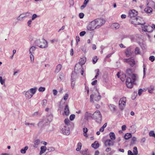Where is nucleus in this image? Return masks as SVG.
<instances>
[{
  "label": "nucleus",
  "instance_id": "1",
  "mask_svg": "<svg viewBox=\"0 0 155 155\" xmlns=\"http://www.w3.org/2000/svg\"><path fill=\"white\" fill-rule=\"evenodd\" d=\"M131 76V79L129 77H127L126 81V84L128 88H131L133 87L135 82L138 79L137 75L135 74H133Z\"/></svg>",
  "mask_w": 155,
  "mask_h": 155
},
{
  "label": "nucleus",
  "instance_id": "2",
  "mask_svg": "<svg viewBox=\"0 0 155 155\" xmlns=\"http://www.w3.org/2000/svg\"><path fill=\"white\" fill-rule=\"evenodd\" d=\"M34 43L36 46L42 48H46L48 47L47 41L44 38H43L41 40L40 39L36 40Z\"/></svg>",
  "mask_w": 155,
  "mask_h": 155
},
{
  "label": "nucleus",
  "instance_id": "3",
  "mask_svg": "<svg viewBox=\"0 0 155 155\" xmlns=\"http://www.w3.org/2000/svg\"><path fill=\"white\" fill-rule=\"evenodd\" d=\"M93 119H95L97 122L100 123L102 120V116L100 111L97 110L93 114Z\"/></svg>",
  "mask_w": 155,
  "mask_h": 155
},
{
  "label": "nucleus",
  "instance_id": "4",
  "mask_svg": "<svg viewBox=\"0 0 155 155\" xmlns=\"http://www.w3.org/2000/svg\"><path fill=\"white\" fill-rule=\"evenodd\" d=\"M126 98L125 97H123L120 99L119 101V108L121 110H122L124 109L126 105Z\"/></svg>",
  "mask_w": 155,
  "mask_h": 155
},
{
  "label": "nucleus",
  "instance_id": "5",
  "mask_svg": "<svg viewBox=\"0 0 155 155\" xmlns=\"http://www.w3.org/2000/svg\"><path fill=\"white\" fill-rule=\"evenodd\" d=\"M61 132L64 134L68 135L70 134L69 128L66 125H61Z\"/></svg>",
  "mask_w": 155,
  "mask_h": 155
},
{
  "label": "nucleus",
  "instance_id": "6",
  "mask_svg": "<svg viewBox=\"0 0 155 155\" xmlns=\"http://www.w3.org/2000/svg\"><path fill=\"white\" fill-rule=\"evenodd\" d=\"M143 31L145 32H151L153 31V28L152 27V25L151 26L149 25H144L141 26Z\"/></svg>",
  "mask_w": 155,
  "mask_h": 155
},
{
  "label": "nucleus",
  "instance_id": "7",
  "mask_svg": "<svg viewBox=\"0 0 155 155\" xmlns=\"http://www.w3.org/2000/svg\"><path fill=\"white\" fill-rule=\"evenodd\" d=\"M94 20L96 22L95 24L97 28L100 27L105 23V21L103 19L98 18Z\"/></svg>",
  "mask_w": 155,
  "mask_h": 155
},
{
  "label": "nucleus",
  "instance_id": "8",
  "mask_svg": "<svg viewBox=\"0 0 155 155\" xmlns=\"http://www.w3.org/2000/svg\"><path fill=\"white\" fill-rule=\"evenodd\" d=\"M125 53L126 56L129 57L134 54V49L132 47H129L126 49Z\"/></svg>",
  "mask_w": 155,
  "mask_h": 155
},
{
  "label": "nucleus",
  "instance_id": "9",
  "mask_svg": "<svg viewBox=\"0 0 155 155\" xmlns=\"http://www.w3.org/2000/svg\"><path fill=\"white\" fill-rule=\"evenodd\" d=\"M95 23L94 20L91 22L87 27V29L88 30L91 31L97 28Z\"/></svg>",
  "mask_w": 155,
  "mask_h": 155
},
{
  "label": "nucleus",
  "instance_id": "10",
  "mask_svg": "<svg viewBox=\"0 0 155 155\" xmlns=\"http://www.w3.org/2000/svg\"><path fill=\"white\" fill-rule=\"evenodd\" d=\"M137 14L138 12L134 9L130 10L128 12V16L130 18L134 17Z\"/></svg>",
  "mask_w": 155,
  "mask_h": 155
},
{
  "label": "nucleus",
  "instance_id": "11",
  "mask_svg": "<svg viewBox=\"0 0 155 155\" xmlns=\"http://www.w3.org/2000/svg\"><path fill=\"white\" fill-rule=\"evenodd\" d=\"M135 20H136L137 22V24H135L134 23V22L132 21H131V23L134 25H141L142 26L143 25L145 24V22H144L143 23H141L140 21H141V20H142V18L140 17H137L135 18V19H134Z\"/></svg>",
  "mask_w": 155,
  "mask_h": 155
},
{
  "label": "nucleus",
  "instance_id": "12",
  "mask_svg": "<svg viewBox=\"0 0 155 155\" xmlns=\"http://www.w3.org/2000/svg\"><path fill=\"white\" fill-rule=\"evenodd\" d=\"M84 119L88 120L91 119H93V114H91L88 113V112H86L84 114Z\"/></svg>",
  "mask_w": 155,
  "mask_h": 155
},
{
  "label": "nucleus",
  "instance_id": "13",
  "mask_svg": "<svg viewBox=\"0 0 155 155\" xmlns=\"http://www.w3.org/2000/svg\"><path fill=\"white\" fill-rule=\"evenodd\" d=\"M126 61L128 62V63L131 67H133L135 64V62L134 61V58L133 57L127 59Z\"/></svg>",
  "mask_w": 155,
  "mask_h": 155
},
{
  "label": "nucleus",
  "instance_id": "14",
  "mask_svg": "<svg viewBox=\"0 0 155 155\" xmlns=\"http://www.w3.org/2000/svg\"><path fill=\"white\" fill-rule=\"evenodd\" d=\"M48 122L46 121V120H43L40 121L38 124V127L41 128L46 125V124Z\"/></svg>",
  "mask_w": 155,
  "mask_h": 155
},
{
  "label": "nucleus",
  "instance_id": "15",
  "mask_svg": "<svg viewBox=\"0 0 155 155\" xmlns=\"http://www.w3.org/2000/svg\"><path fill=\"white\" fill-rule=\"evenodd\" d=\"M86 58H81L80 59L79 61V64H76L75 68H76L77 67V66H78V65H79L80 67H82V66L85 64V63L86 62Z\"/></svg>",
  "mask_w": 155,
  "mask_h": 155
},
{
  "label": "nucleus",
  "instance_id": "16",
  "mask_svg": "<svg viewBox=\"0 0 155 155\" xmlns=\"http://www.w3.org/2000/svg\"><path fill=\"white\" fill-rule=\"evenodd\" d=\"M92 95H93L94 99L96 101H98L101 99V95L99 94V93L98 91H97V92L96 93L92 94Z\"/></svg>",
  "mask_w": 155,
  "mask_h": 155
},
{
  "label": "nucleus",
  "instance_id": "17",
  "mask_svg": "<svg viewBox=\"0 0 155 155\" xmlns=\"http://www.w3.org/2000/svg\"><path fill=\"white\" fill-rule=\"evenodd\" d=\"M109 107L111 111L113 113L115 112L117 110L116 106L113 104H110Z\"/></svg>",
  "mask_w": 155,
  "mask_h": 155
},
{
  "label": "nucleus",
  "instance_id": "18",
  "mask_svg": "<svg viewBox=\"0 0 155 155\" xmlns=\"http://www.w3.org/2000/svg\"><path fill=\"white\" fill-rule=\"evenodd\" d=\"M75 75L73 73L71 75V86L72 89H73L74 87V84L75 83Z\"/></svg>",
  "mask_w": 155,
  "mask_h": 155
},
{
  "label": "nucleus",
  "instance_id": "19",
  "mask_svg": "<svg viewBox=\"0 0 155 155\" xmlns=\"http://www.w3.org/2000/svg\"><path fill=\"white\" fill-rule=\"evenodd\" d=\"M62 67V65L61 64H59L57 66L54 72L56 73L59 72L61 70Z\"/></svg>",
  "mask_w": 155,
  "mask_h": 155
},
{
  "label": "nucleus",
  "instance_id": "20",
  "mask_svg": "<svg viewBox=\"0 0 155 155\" xmlns=\"http://www.w3.org/2000/svg\"><path fill=\"white\" fill-rule=\"evenodd\" d=\"M25 96L27 98L29 99L33 96V95L29 91H28L26 92Z\"/></svg>",
  "mask_w": 155,
  "mask_h": 155
},
{
  "label": "nucleus",
  "instance_id": "21",
  "mask_svg": "<svg viewBox=\"0 0 155 155\" xmlns=\"http://www.w3.org/2000/svg\"><path fill=\"white\" fill-rule=\"evenodd\" d=\"M99 146V144L98 142L97 141H95L94 143L91 145L92 147L95 149H97L98 148Z\"/></svg>",
  "mask_w": 155,
  "mask_h": 155
},
{
  "label": "nucleus",
  "instance_id": "22",
  "mask_svg": "<svg viewBox=\"0 0 155 155\" xmlns=\"http://www.w3.org/2000/svg\"><path fill=\"white\" fill-rule=\"evenodd\" d=\"M126 72L127 75L129 76H131L133 74L132 70L130 68H128L127 69Z\"/></svg>",
  "mask_w": 155,
  "mask_h": 155
},
{
  "label": "nucleus",
  "instance_id": "23",
  "mask_svg": "<svg viewBox=\"0 0 155 155\" xmlns=\"http://www.w3.org/2000/svg\"><path fill=\"white\" fill-rule=\"evenodd\" d=\"M111 26L113 28H114L115 30H117L120 27V25L118 23H114L111 25Z\"/></svg>",
  "mask_w": 155,
  "mask_h": 155
},
{
  "label": "nucleus",
  "instance_id": "24",
  "mask_svg": "<svg viewBox=\"0 0 155 155\" xmlns=\"http://www.w3.org/2000/svg\"><path fill=\"white\" fill-rule=\"evenodd\" d=\"M64 113L66 115H68L69 114V108L68 105H66L64 108Z\"/></svg>",
  "mask_w": 155,
  "mask_h": 155
},
{
  "label": "nucleus",
  "instance_id": "25",
  "mask_svg": "<svg viewBox=\"0 0 155 155\" xmlns=\"http://www.w3.org/2000/svg\"><path fill=\"white\" fill-rule=\"evenodd\" d=\"M46 147L45 146H41V150L40 151L39 154L41 155L46 150Z\"/></svg>",
  "mask_w": 155,
  "mask_h": 155
},
{
  "label": "nucleus",
  "instance_id": "26",
  "mask_svg": "<svg viewBox=\"0 0 155 155\" xmlns=\"http://www.w3.org/2000/svg\"><path fill=\"white\" fill-rule=\"evenodd\" d=\"M37 89V87H34L33 88H31L28 91L33 95L35 93Z\"/></svg>",
  "mask_w": 155,
  "mask_h": 155
},
{
  "label": "nucleus",
  "instance_id": "27",
  "mask_svg": "<svg viewBox=\"0 0 155 155\" xmlns=\"http://www.w3.org/2000/svg\"><path fill=\"white\" fill-rule=\"evenodd\" d=\"M87 149H85L84 150L81 151L80 152L83 155H90L89 153L87 152Z\"/></svg>",
  "mask_w": 155,
  "mask_h": 155
},
{
  "label": "nucleus",
  "instance_id": "28",
  "mask_svg": "<svg viewBox=\"0 0 155 155\" xmlns=\"http://www.w3.org/2000/svg\"><path fill=\"white\" fill-rule=\"evenodd\" d=\"M144 11L146 12L147 13H150L152 12V9L150 7H148L145 8Z\"/></svg>",
  "mask_w": 155,
  "mask_h": 155
},
{
  "label": "nucleus",
  "instance_id": "29",
  "mask_svg": "<svg viewBox=\"0 0 155 155\" xmlns=\"http://www.w3.org/2000/svg\"><path fill=\"white\" fill-rule=\"evenodd\" d=\"M40 141L39 139H37L35 140L34 143V147L35 148H37L40 143Z\"/></svg>",
  "mask_w": 155,
  "mask_h": 155
},
{
  "label": "nucleus",
  "instance_id": "30",
  "mask_svg": "<svg viewBox=\"0 0 155 155\" xmlns=\"http://www.w3.org/2000/svg\"><path fill=\"white\" fill-rule=\"evenodd\" d=\"M114 140H110V139L107 140V143L109 146H113L114 144Z\"/></svg>",
  "mask_w": 155,
  "mask_h": 155
},
{
  "label": "nucleus",
  "instance_id": "31",
  "mask_svg": "<svg viewBox=\"0 0 155 155\" xmlns=\"http://www.w3.org/2000/svg\"><path fill=\"white\" fill-rule=\"evenodd\" d=\"M109 136L111 140H114L115 139V134L114 132H111L109 134Z\"/></svg>",
  "mask_w": 155,
  "mask_h": 155
},
{
  "label": "nucleus",
  "instance_id": "32",
  "mask_svg": "<svg viewBox=\"0 0 155 155\" xmlns=\"http://www.w3.org/2000/svg\"><path fill=\"white\" fill-rule=\"evenodd\" d=\"M134 52L136 55L140 54V51L139 48L138 47H136L135 49Z\"/></svg>",
  "mask_w": 155,
  "mask_h": 155
},
{
  "label": "nucleus",
  "instance_id": "33",
  "mask_svg": "<svg viewBox=\"0 0 155 155\" xmlns=\"http://www.w3.org/2000/svg\"><path fill=\"white\" fill-rule=\"evenodd\" d=\"M36 47L35 46H32L29 49V53L33 54L34 51L35 50Z\"/></svg>",
  "mask_w": 155,
  "mask_h": 155
},
{
  "label": "nucleus",
  "instance_id": "34",
  "mask_svg": "<svg viewBox=\"0 0 155 155\" xmlns=\"http://www.w3.org/2000/svg\"><path fill=\"white\" fill-rule=\"evenodd\" d=\"M132 135L131 133H127L125 134L124 138L126 140H128L131 137Z\"/></svg>",
  "mask_w": 155,
  "mask_h": 155
},
{
  "label": "nucleus",
  "instance_id": "35",
  "mask_svg": "<svg viewBox=\"0 0 155 155\" xmlns=\"http://www.w3.org/2000/svg\"><path fill=\"white\" fill-rule=\"evenodd\" d=\"M82 146V143L80 142H79L77 144V148H76V150L77 151H80L81 149Z\"/></svg>",
  "mask_w": 155,
  "mask_h": 155
},
{
  "label": "nucleus",
  "instance_id": "36",
  "mask_svg": "<svg viewBox=\"0 0 155 155\" xmlns=\"http://www.w3.org/2000/svg\"><path fill=\"white\" fill-rule=\"evenodd\" d=\"M83 135L86 137H87L88 136L87 134V132L88 131L87 129V128L84 127L83 129Z\"/></svg>",
  "mask_w": 155,
  "mask_h": 155
},
{
  "label": "nucleus",
  "instance_id": "37",
  "mask_svg": "<svg viewBox=\"0 0 155 155\" xmlns=\"http://www.w3.org/2000/svg\"><path fill=\"white\" fill-rule=\"evenodd\" d=\"M154 90V87L153 86H150L148 89V91L150 93H153V91Z\"/></svg>",
  "mask_w": 155,
  "mask_h": 155
},
{
  "label": "nucleus",
  "instance_id": "38",
  "mask_svg": "<svg viewBox=\"0 0 155 155\" xmlns=\"http://www.w3.org/2000/svg\"><path fill=\"white\" fill-rule=\"evenodd\" d=\"M28 146H25L24 148L22 149L21 150V153H25L26 151L28 150Z\"/></svg>",
  "mask_w": 155,
  "mask_h": 155
},
{
  "label": "nucleus",
  "instance_id": "39",
  "mask_svg": "<svg viewBox=\"0 0 155 155\" xmlns=\"http://www.w3.org/2000/svg\"><path fill=\"white\" fill-rule=\"evenodd\" d=\"M53 119V116L51 114L49 115L47 117V120L48 121L50 122Z\"/></svg>",
  "mask_w": 155,
  "mask_h": 155
},
{
  "label": "nucleus",
  "instance_id": "40",
  "mask_svg": "<svg viewBox=\"0 0 155 155\" xmlns=\"http://www.w3.org/2000/svg\"><path fill=\"white\" fill-rule=\"evenodd\" d=\"M134 155H137L138 153V151L137 147H134L133 148V153Z\"/></svg>",
  "mask_w": 155,
  "mask_h": 155
},
{
  "label": "nucleus",
  "instance_id": "41",
  "mask_svg": "<svg viewBox=\"0 0 155 155\" xmlns=\"http://www.w3.org/2000/svg\"><path fill=\"white\" fill-rule=\"evenodd\" d=\"M24 15V13L21 14L17 18V20H21L23 18L25 17V15Z\"/></svg>",
  "mask_w": 155,
  "mask_h": 155
},
{
  "label": "nucleus",
  "instance_id": "42",
  "mask_svg": "<svg viewBox=\"0 0 155 155\" xmlns=\"http://www.w3.org/2000/svg\"><path fill=\"white\" fill-rule=\"evenodd\" d=\"M102 141L104 143L105 146H107V136H105L103 137L102 140Z\"/></svg>",
  "mask_w": 155,
  "mask_h": 155
},
{
  "label": "nucleus",
  "instance_id": "43",
  "mask_svg": "<svg viewBox=\"0 0 155 155\" xmlns=\"http://www.w3.org/2000/svg\"><path fill=\"white\" fill-rule=\"evenodd\" d=\"M107 126V123H106L104 124L103 126L100 129L99 131L100 132H103L105 128Z\"/></svg>",
  "mask_w": 155,
  "mask_h": 155
},
{
  "label": "nucleus",
  "instance_id": "44",
  "mask_svg": "<svg viewBox=\"0 0 155 155\" xmlns=\"http://www.w3.org/2000/svg\"><path fill=\"white\" fill-rule=\"evenodd\" d=\"M98 58L97 56L94 57L92 59L93 62L94 64H95L97 61Z\"/></svg>",
  "mask_w": 155,
  "mask_h": 155
},
{
  "label": "nucleus",
  "instance_id": "45",
  "mask_svg": "<svg viewBox=\"0 0 155 155\" xmlns=\"http://www.w3.org/2000/svg\"><path fill=\"white\" fill-rule=\"evenodd\" d=\"M0 82L2 84L4 85L5 87V80L2 79V77L1 76H0Z\"/></svg>",
  "mask_w": 155,
  "mask_h": 155
},
{
  "label": "nucleus",
  "instance_id": "46",
  "mask_svg": "<svg viewBox=\"0 0 155 155\" xmlns=\"http://www.w3.org/2000/svg\"><path fill=\"white\" fill-rule=\"evenodd\" d=\"M64 122L65 124V125H66L68 127V126L69 124L70 121L67 118V119H65L64 120Z\"/></svg>",
  "mask_w": 155,
  "mask_h": 155
},
{
  "label": "nucleus",
  "instance_id": "47",
  "mask_svg": "<svg viewBox=\"0 0 155 155\" xmlns=\"http://www.w3.org/2000/svg\"><path fill=\"white\" fill-rule=\"evenodd\" d=\"M149 136L150 137H155V134L154 133L153 131H151L149 133Z\"/></svg>",
  "mask_w": 155,
  "mask_h": 155
},
{
  "label": "nucleus",
  "instance_id": "48",
  "mask_svg": "<svg viewBox=\"0 0 155 155\" xmlns=\"http://www.w3.org/2000/svg\"><path fill=\"white\" fill-rule=\"evenodd\" d=\"M126 78V74H123L122 75V77L120 78V79L122 81H124L125 78Z\"/></svg>",
  "mask_w": 155,
  "mask_h": 155
},
{
  "label": "nucleus",
  "instance_id": "49",
  "mask_svg": "<svg viewBox=\"0 0 155 155\" xmlns=\"http://www.w3.org/2000/svg\"><path fill=\"white\" fill-rule=\"evenodd\" d=\"M45 90V87H41L39 88L38 91L39 92H43Z\"/></svg>",
  "mask_w": 155,
  "mask_h": 155
},
{
  "label": "nucleus",
  "instance_id": "50",
  "mask_svg": "<svg viewBox=\"0 0 155 155\" xmlns=\"http://www.w3.org/2000/svg\"><path fill=\"white\" fill-rule=\"evenodd\" d=\"M47 150L49 152L53 151L54 150L55 148L53 147H50L48 148Z\"/></svg>",
  "mask_w": 155,
  "mask_h": 155
},
{
  "label": "nucleus",
  "instance_id": "51",
  "mask_svg": "<svg viewBox=\"0 0 155 155\" xmlns=\"http://www.w3.org/2000/svg\"><path fill=\"white\" fill-rule=\"evenodd\" d=\"M143 78H144L145 77V76L146 74V71H145L146 67L144 64L143 65Z\"/></svg>",
  "mask_w": 155,
  "mask_h": 155
},
{
  "label": "nucleus",
  "instance_id": "52",
  "mask_svg": "<svg viewBox=\"0 0 155 155\" xmlns=\"http://www.w3.org/2000/svg\"><path fill=\"white\" fill-rule=\"evenodd\" d=\"M75 115L74 114H71L70 116V119L72 121L75 118Z\"/></svg>",
  "mask_w": 155,
  "mask_h": 155
},
{
  "label": "nucleus",
  "instance_id": "53",
  "mask_svg": "<svg viewBox=\"0 0 155 155\" xmlns=\"http://www.w3.org/2000/svg\"><path fill=\"white\" fill-rule=\"evenodd\" d=\"M149 59L151 61L153 62L155 60V57L153 56H151L149 58Z\"/></svg>",
  "mask_w": 155,
  "mask_h": 155
},
{
  "label": "nucleus",
  "instance_id": "54",
  "mask_svg": "<svg viewBox=\"0 0 155 155\" xmlns=\"http://www.w3.org/2000/svg\"><path fill=\"white\" fill-rule=\"evenodd\" d=\"M30 58L31 60V62H33L34 60V56L32 54H30Z\"/></svg>",
  "mask_w": 155,
  "mask_h": 155
},
{
  "label": "nucleus",
  "instance_id": "55",
  "mask_svg": "<svg viewBox=\"0 0 155 155\" xmlns=\"http://www.w3.org/2000/svg\"><path fill=\"white\" fill-rule=\"evenodd\" d=\"M143 91V90L142 89L140 88V89L138 91V94L140 96L142 92Z\"/></svg>",
  "mask_w": 155,
  "mask_h": 155
},
{
  "label": "nucleus",
  "instance_id": "56",
  "mask_svg": "<svg viewBox=\"0 0 155 155\" xmlns=\"http://www.w3.org/2000/svg\"><path fill=\"white\" fill-rule=\"evenodd\" d=\"M38 17L37 15L36 14H34L32 16V20H34L36 18Z\"/></svg>",
  "mask_w": 155,
  "mask_h": 155
},
{
  "label": "nucleus",
  "instance_id": "57",
  "mask_svg": "<svg viewBox=\"0 0 155 155\" xmlns=\"http://www.w3.org/2000/svg\"><path fill=\"white\" fill-rule=\"evenodd\" d=\"M58 40L57 39H54L52 40H50V41L51 42V43H53L54 42H58Z\"/></svg>",
  "mask_w": 155,
  "mask_h": 155
},
{
  "label": "nucleus",
  "instance_id": "58",
  "mask_svg": "<svg viewBox=\"0 0 155 155\" xmlns=\"http://www.w3.org/2000/svg\"><path fill=\"white\" fill-rule=\"evenodd\" d=\"M68 94H66L65 95L64 97V99L65 101H66L68 98Z\"/></svg>",
  "mask_w": 155,
  "mask_h": 155
},
{
  "label": "nucleus",
  "instance_id": "59",
  "mask_svg": "<svg viewBox=\"0 0 155 155\" xmlns=\"http://www.w3.org/2000/svg\"><path fill=\"white\" fill-rule=\"evenodd\" d=\"M86 34V32L85 31H81L80 33V35L81 36H84L85 34Z\"/></svg>",
  "mask_w": 155,
  "mask_h": 155
},
{
  "label": "nucleus",
  "instance_id": "60",
  "mask_svg": "<svg viewBox=\"0 0 155 155\" xmlns=\"http://www.w3.org/2000/svg\"><path fill=\"white\" fill-rule=\"evenodd\" d=\"M53 94L54 96H56L57 95L58 93V91L56 89H54L53 90Z\"/></svg>",
  "mask_w": 155,
  "mask_h": 155
},
{
  "label": "nucleus",
  "instance_id": "61",
  "mask_svg": "<svg viewBox=\"0 0 155 155\" xmlns=\"http://www.w3.org/2000/svg\"><path fill=\"white\" fill-rule=\"evenodd\" d=\"M47 100L45 99L43 100L42 102V105H45L47 104Z\"/></svg>",
  "mask_w": 155,
  "mask_h": 155
},
{
  "label": "nucleus",
  "instance_id": "62",
  "mask_svg": "<svg viewBox=\"0 0 155 155\" xmlns=\"http://www.w3.org/2000/svg\"><path fill=\"white\" fill-rule=\"evenodd\" d=\"M79 17L81 18H82L84 17V14L82 13H81L79 14Z\"/></svg>",
  "mask_w": 155,
  "mask_h": 155
},
{
  "label": "nucleus",
  "instance_id": "63",
  "mask_svg": "<svg viewBox=\"0 0 155 155\" xmlns=\"http://www.w3.org/2000/svg\"><path fill=\"white\" fill-rule=\"evenodd\" d=\"M127 127L126 125H123L121 127V129L123 131L125 130L126 129Z\"/></svg>",
  "mask_w": 155,
  "mask_h": 155
},
{
  "label": "nucleus",
  "instance_id": "64",
  "mask_svg": "<svg viewBox=\"0 0 155 155\" xmlns=\"http://www.w3.org/2000/svg\"><path fill=\"white\" fill-rule=\"evenodd\" d=\"M128 155H134V154H133V153H132V152L130 150H129L128 151Z\"/></svg>",
  "mask_w": 155,
  "mask_h": 155
}]
</instances>
